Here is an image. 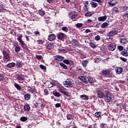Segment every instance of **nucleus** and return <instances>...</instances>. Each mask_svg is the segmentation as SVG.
<instances>
[{
  "instance_id": "1",
  "label": "nucleus",
  "mask_w": 128,
  "mask_h": 128,
  "mask_svg": "<svg viewBox=\"0 0 128 128\" xmlns=\"http://www.w3.org/2000/svg\"><path fill=\"white\" fill-rule=\"evenodd\" d=\"M103 98L104 100L106 102H110L112 100V93L110 92L108 90L105 91L104 97Z\"/></svg>"
},
{
  "instance_id": "2",
  "label": "nucleus",
  "mask_w": 128,
  "mask_h": 128,
  "mask_svg": "<svg viewBox=\"0 0 128 128\" xmlns=\"http://www.w3.org/2000/svg\"><path fill=\"white\" fill-rule=\"evenodd\" d=\"M16 80L19 82L20 84H24V82L26 80L24 76L22 74H18L16 75Z\"/></svg>"
},
{
  "instance_id": "3",
  "label": "nucleus",
  "mask_w": 128,
  "mask_h": 128,
  "mask_svg": "<svg viewBox=\"0 0 128 128\" xmlns=\"http://www.w3.org/2000/svg\"><path fill=\"white\" fill-rule=\"evenodd\" d=\"M2 52L3 54V60H10V54L5 50H2Z\"/></svg>"
},
{
  "instance_id": "4",
  "label": "nucleus",
  "mask_w": 128,
  "mask_h": 128,
  "mask_svg": "<svg viewBox=\"0 0 128 128\" xmlns=\"http://www.w3.org/2000/svg\"><path fill=\"white\" fill-rule=\"evenodd\" d=\"M64 85L66 88H72L74 86V85L72 84V81H64L63 82Z\"/></svg>"
},
{
  "instance_id": "5",
  "label": "nucleus",
  "mask_w": 128,
  "mask_h": 128,
  "mask_svg": "<svg viewBox=\"0 0 128 128\" xmlns=\"http://www.w3.org/2000/svg\"><path fill=\"white\" fill-rule=\"evenodd\" d=\"M96 94H97V96L99 98H104V92H102V90H96Z\"/></svg>"
},
{
  "instance_id": "6",
  "label": "nucleus",
  "mask_w": 128,
  "mask_h": 128,
  "mask_svg": "<svg viewBox=\"0 0 128 128\" xmlns=\"http://www.w3.org/2000/svg\"><path fill=\"white\" fill-rule=\"evenodd\" d=\"M56 36L58 38V40H62L64 39V38L66 36V34L60 32L58 34H57Z\"/></svg>"
},
{
  "instance_id": "7",
  "label": "nucleus",
  "mask_w": 128,
  "mask_h": 128,
  "mask_svg": "<svg viewBox=\"0 0 128 128\" xmlns=\"http://www.w3.org/2000/svg\"><path fill=\"white\" fill-rule=\"evenodd\" d=\"M116 46L114 43H112L109 45V46H108V50L112 52H114V50H116Z\"/></svg>"
},
{
  "instance_id": "8",
  "label": "nucleus",
  "mask_w": 128,
  "mask_h": 128,
  "mask_svg": "<svg viewBox=\"0 0 128 128\" xmlns=\"http://www.w3.org/2000/svg\"><path fill=\"white\" fill-rule=\"evenodd\" d=\"M110 70L108 69L106 70H102L101 72L102 76H108L110 74Z\"/></svg>"
},
{
  "instance_id": "9",
  "label": "nucleus",
  "mask_w": 128,
  "mask_h": 128,
  "mask_svg": "<svg viewBox=\"0 0 128 128\" xmlns=\"http://www.w3.org/2000/svg\"><path fill=\"white\" fill-rule=\"evenodd\" d=\"M122 70H124V69L120 66L116 68L115 69V72L117 74H120L122 72Z\"/></svg>"
},
{
  "instance_id": "10",
  "label": "nucleus",
  "mask_w": 128,
  "mask_h": 128,
  "mask_svg": "<svg viewBox=\"0 0 128 128\" xmlns=\"http://www.w3.org/2000/svg\"><path fill=\"white\" fill-rule=\"evenodd\" d=\"M54 60H57L58 62H62V60H64V57L60 55L56 56H54Z\"/></svg>"
},
{
  "instance_id": "11",
  "label": "nucleus",
  "mask_w": 128,
  "mask_h": 128,
  "mask_svg": "<svg viewBox=\"0 0 128 128\" xmlns=\"http://www.w3.org/2000/svg\"><path fill=\"white\" fill-rule=\"evenodd\" d=\"M116 34H118V32L116 30H112L108 33V36H112V38H114V36Z\"/></svg>"
},
{
  "instance_id": "12",
  "label": "nucleus",
  "mask_w": 128,
  "mask_h": 128,
  "mask_svg": "<svg viewBox=\"0 0 128 128\" xmlns=\"http://www.w3.org/2000/svg\"><path fill=\"white\" fill-rule=\"evenodd\" d=\"M48 40L50 42H52L53 40H56V35L54 34H49L48 36Z\"/></svg>"
},
{
  "instance_id": "13",
  "label": "nucleus",
  "mask_w": 128,
  "mask_h": 128,
  "mask_svg": "<svg viewBox=\"0 0 128 128\" xmlns=\"http://www.w3.org/2000/svg\"><path fill=\"white\" fill-rule=\"evenodd\" d=\"M78 78L80 80H82L84 84H88V80L84 76H80Z\"/></svg>"
},
{
  "instance_id": "14",
  "label": "nucleus",
  "mask_w": 128,
  "mask_h": 128,
  "mask_svg": "<svg viewBox=\"0 0 128 128\" xmlns=\"http://www.w3.org/2000/svg\"><path fill=\"white\" fill-rule=\"evenodd\" d=\"M71 44L72 46H78V42L76 40H72L71 42Z\"/></svg>"
},
{
  "instance_id": "15",
  "label": "nucleus",
  "mask_w": 128,
  "mask_h": 128,
  "mask_svg": "<svg viewBox=\"0 0 128 128\" xmlns=\"http://www.w3.org/2000/svg\"><path fill=\"white\" fill-rule=\"evenodd\" d=\"M80 98L82 100H88V96L86 94H82L80 96Z\"/></svg>"
},
{
  "instance_id": "16",
  "label": "nucleus",
  "mask_w": 128,
  "mask_h": 128,
  "mask_svg": "<svg viewBox=\"0 0 128 128\" xmlns=\"http://www.w3.org/2000/svg\"><path fill=\"white\" fill-rule=\"evenodd\" d=\"M120 54L124 56H128V50L126 48H124V50L121 52Z\"/></svg>"
},
{
  "instance_id": "17",
  "label": "nucleus",
  "mask_w": 128,
  "mask_h": 128,
  "mask_svg": "<svg viewBox=\"0 0 128 128\" xmlns=\"http://www.w3.org/2000/svg\"><path fill=\"white\" fill-rule=\"evenodd\" d=\"M26 104H25L24 107V110H26V112H30V106L28 104V103H26Z\"/></svg>"
},
{
  "instance_id": "18",
  "label": "nucleus",
  "mask_w": 128,
  "mask_h": 128,
  "mask_svg": "<svg viewBox=\"0 0 128 128\" xmlns=\"http://www.w3.org/2000/svg\"><path fill=\"white\" fill-rule=\"evenodd\" d=\"M30 94H26L24 95V98L25 100H30Z\"/></svg>"
},
{
  "instance_id": "19",
  "label": "nucleus",
  "mask_w": 128,
  "mask_h": 128,
  "mask_svg": "<svg viewBox=\"0 0 128 128\" xmlns=\"http://www.w3.org/2000/svg\"><path fill=\"white\" fill-rule=\"evenodd\" d=\"M66 118L68 120H74V114H68L66 116Z\"/></svg>"
},
{
  "instance_id": "20",
  "label": "nucleus",
  "mask_w": 128,
  "mask_h": 128,
  "mask_svg": "<svg viewBox=\"0 0 128 128\" xmlns=\"http://www.w3.org/2000/svg\"><path fill=\"white\" fill-rule=\"evenodd\" d=\"M88 82L90 84H94V82H96V78L90 76L88 78Z\"/></svg>"
},
{
  "instance_id": "21",
  "label": "nucleus",
  "mask_w": 128,
  "mask_h": 128,
  "mask_svg": "<svg viewBox=\"0 0 128 128\" xmlns=\"http://www.w3.org/2000/svg\"><path fill=\"white\" fill-rule=\"evenodd\" d=\"M6 66L9 68H14L16 66V63L11 62L7 64Z\"/></svg>"
},
{
  "instance_id": "22",
  "label": "nucleus",
  "mask_w": 128,
  "mask_h": 128,
  "mask_svg": "<svg viewBox=\"0 0 128 128\" xmlns=\"http://www.w3.org/2000/svg\"><path fill=\"white\" fill-rule=\"evenodd\" d=\"M69 16H76V12L72 11L68 13Z\"/></svg>"
},
{
  "instance_id": "23",
  "label": "nucleus",
  "mask_w": 128,
  "mask_h": 128,
  "mask_svg": "<svg viewBox=\"0 0 128 128\" xmlns=\"http://www.w3.org/2000/svg\"><path fill=\"white\" fill-rule=\"evenodd\" d=\"M52 94L54 95V96H56V98H60V92L56 91H53Z\"/></svg>"
},
{
  "instance_id": "24",
  "label": "nucleus",
  "mask_w": 128,
  "mask_h": 128,
  "mask_svg": "<svg viewBox=\"0 0 128 128\" xmlns=\"http://www.w3.org/2000/svg\"><path fill=\"white\" fill-rule=\"evenodd\" d=\"M14 86L16 88V90H19V92H20V90H22V87H20V86L18 85V84L14 83Z\"/></svg>"
},
{
  "instance_id": "25",
  "label": "nucleus",
  "mask_w": 128,
  "mask_h": 128,
  "mask_svg": "<svg viewBox=\"0 0 128 128\" xmlns=\"http://www.w3.org/2000/svg\"><path fill=\"white\" fill-rule=\"evenodd\" d=\"M46 48H48V50H52V48H54V46L52 44H49L46 46Z\"/></svg>"
},
{
  "instance_id": "26",
  "label": "nucleus",
  "mask_w": 128,
  "mask_h": 128,
  "mask_svg": "<svg viewBox=\"0 0 128 128\" xmlns=\"http://www.w3.org/2000/svg\"><path fill=\"white\" fill-rule=\"evenodd\" d=\"M38 12L41 16H44V14H46V11H44L42 9H40V10H39Z\"/></svg>"
},
{
  "instance_id": "27",
  "label": "nucleus",
  "mask_w": 128,
  "mask_h": 128,
  "mask_svg": "<svg viewBox=\"0 0 128 128\" xmlns=\"http://www.w3.org/2000/svg\"><path fill=\"white\" fill-rule=\"evenodd\" d=\"M90 46V48H96V47L98 46L96 45V44H94V43L92 42H90L89 44Z\"/></svg>"
},
{
  "instance_id": "28",
  "label": "nucleus",
  "mask_w": 128,
  "mask_h": 128,
  "mask_svg": "<svg viewBox=\"0 0 128 128\" xmlns=\"http://www.w3.org/2000/svg\"><path fill=\"white\" fill-rule=\"evenodd\" d=\"M88 64V60H84L82 62V66H83L84 68H86V66Z\"/></svg>"
},
{
  "instance_id": "29",
  "label": "nucleus",
  "mask_w": 128,
  "mask_h": 128,
  "mask_svg": "<svg viewBox=\"0 0 128 128\" xmlns=\"http://www.w3.org/2000/svg\"><path fill=\"white\" fill-rule=\"evenodd\" d=\"M120 44H126L128 42V41L126 40V38H123L120 39Z\"/></svg>"
},
{
  "instance_id": "30",
  "label": "nucleus",
  "mask_w": 128,
  "mask_h": 128,
  "mask_svg": "<svg viewBox=\"0 0 128 128\" xmlns=\"http://www.w3.org/2000/svg\"><path fill=\"white\" fill-rule=\"evenodd\" d=\"M106 20V16H100L98 18L99 22H104Z\"/></svg>"
},
{
  "instance_id": "31",
  "label": "nucleus",
  "mask_w": 128,
  "mask_h": 128,
  "mask_svg": "<svg viewBox=\"0 0 128 128\" xmlns=\"http://www.w3.org/2000/svg\"><path fill=\"white\" fill-rule=\"evenodd\" d=\"M60 66H62L64 70H68V66L63 62H60Z\"/></svg>"
},
{
  "instance_id": "32",
  "label": "nucleus",
  "mask_w": 128,
  "mask_h": 128,
  "mask_svg": "<svg viewBox=\"0 0 128 128\" xmlns=\"http://www.w3.org/2000/svg\"><path fill=\"white\" fill-rule=\"evenodd\" d=\"M20 44L21 46H22V48H24V50H26L28 48V46L24 42L20 43Z\"/></svg>"
},
{
  "instance_id": "33",
  "label": "nucleus",
  "mask_w": 128,
  "mask_h": 128,
  "mask_svg": "<svg viewBox=\"0 0 128 128\" xmlns=\"http://www.w3.org/2000/svg\"><path fill=\"white\" fill-rule=\"evenodd\" d=\"M94 12H88L86 14H85L86 16H94Z\"/></svg>"
},
{
  "instance_id": "34",
  "label": "nucleus",
  "mask_w": 128,
  "mask_h": 128,
  "mask_svg": "<svg viewBox=\"0 0 128 128\" xmlns=\"http://www.w3.org/2000/svg\"><path fill=\"white\" fill-rule=\"evenodd\" d=\"M90 4L92 8H96V6H98V3H96V2H92Z\"/></svg>"
},
{
  "instance_id": "35",
  "label": "nucleus",
  "mask_w": 128,
  "mask_h": 128,
  "mask_svg": "<svg viewBox=\"0 0 128 128\" xmlns=\"http://www.w3.org/2000/svg\"><path fill=\"white\" fill-rule=\"evenodd\" d=\"M22 36L20 35L18 37V38L17 40L20 42V44H22V42H24V40H22Z\"/></svg>"
},
{
  "instance_id": "36",
  "label": "nucleus",
  "mask_w": 128,
  "mask_h": 128,
  "mask_svg": "<svg viewBox=\"0 0 128 128\" xmlns=\"http://www.w3.org/2000/svg\"><path fill=\"white\" fill-rule=\"evenodd\" d=\"M16 67L17 68H22V63L20 62H17L16 64Z\"/></svg>"
},
{
  "instance_id": "37",
  "label": "nucleus",
  "mask_w": 128,
  "mask_h": 128,
  "mask_svg": "<svg viewBox=\"0 0 128 128\" xmlns=\"http://www.w3.org/2000/svg\"><path fill=\"white\" fill-rule=\"evenodd\" d=\"M30 88V92L32 94H34V92H36V89L35 88H32V87Z\"/></svg>"
},
{
  "instance_id": "38",
  "label": "nucleus",
  "mask_w": 128,
  "mask_h": 128,
  "mask_svg": "<svg viewBox=\"0 0 128 128\" xmlns=\"http://www.w3.org/2000/svg\"><path fill=\"white\" fill-rule=\"evenodd\" d=\"M106 40H108V42H111V40H114V38L108 36V34Z\"/></svg>"
},
{
  "instance_id": "39",
  "label": "nucleus",
  "mask_w": 128,
  "mask_h": 128,
  "mask_svg": "<svg viewBox=\"0 0 128 128\" xmlns=\"http://www.w3.org/2000/svg\"><path fill=\"white\" fill-rule=\"evenodd\" d=\"M20 122H26L28 120V117L22 116L20 118Z\"/></svg>"
},
{
  "instance_id": "40",
  "label": "nucleus",
  "mask_w": 128,
  "mask_h": 128,
  "mask_svg": "<svg viewBox=\"0 0 128 128\" xmlns=\"http://www.w3.org/2000/svg\"><path fill=\"white\" fill-rule=\"evenodd\" d=\"M94 116L96 118H100V116H102V112H96L94 114Z\"/></svg>"
},
{
  "instance_id": "41",
  "label": "nucleus",
  "mask_w": 128,
  "mask_h": 128,
  "mask_svg": "<svg viewBox=\"0 0 128 128\" xmlns=\"http://www.w3.org/2000/svg\"><path fill=\"white\" fill-rule=\"evenodd\" d=\"M14 50L16 52H20V46H18L15 47Z\"/></svg>"
},
{
  "instance_id": "42",
  "label": "nucleus",
  "mask_w": 128,
  "mask_h": 128,
  "mask_svg": "<svg viewBox=\"0 0 128 128\" xmlns=\"http://www.w3.org/2000/svg\"><path fill=\"white\" fill-rule=\"evenodd\" d=\"M117 48L119 52H122L124 50V46H118Z\"/></svg>"
},
{
  "instance_id": "43",
  "label": "nucleus",
  "mask_w": 128,
  "mask_h": 128,
  "mask_svg": "<svg viewBox=\"0 0 128 128\" xmlns=\"http://www.w3.org/2000/svg\"><path fill=\"white\" fill-rule=\"evenodd\" d=\"M108 26V22H104L102 24L101 28H106Z\"/></svg>"
},
{
  "instance_id": "44",
  "label": "nucleus",
  "mask_w": 128,
  "mask_h": 128,
  "mask_svg": "<svg viewBox=\"0 0 128 128\" xmlns=\"http://www.w3.org/2000/svg\"><path fill=\"white\" fill-rule=\"evenodd\" d=\"M48 94H50L48 90L46 88L44 89V96H48Z\"/></svg>"
},
{
  "instance_id": "45",
  "label": "nucleus",
  "mask_w": 128,
  "mask_h": 128,
  "mask_svg": "<svg viewBox=\"0 0 128 128\" xmlns=\"http://www.w3.org/2000/svg\"><path fill=\"white\" fill-rule=\"evenodd\" d=\"M65 90H66V88L64 87H60L58 88V90L60 92H61V94H62L64 92Z\"/></svg>"
},
{
  "instance_id": "46",
  "label": "nucleus",
  "mask_w": 128,
  "mask_h": 128,
  "mask_svg": "<svg viewBox=\"0 0 128 128\" xmlns=\"http://www.w3.org/2000/svg\"><path fill=\"white\" fill-rule=\"evenodd\" d=\"M56 86V83L54 82H50L48 85V88H52V86Z\"/></svg>"
},
{
  "instance_id": "47",
  "label": "nucleus",
  "mask_w": 128,
  "mask_h": 128,
  "mask_svg": "<svg viewBox=\"0 0 128 128\" xmlns=\"http://www.w3.org/2000/svg\"><path fill=\"white\" fill-rule=\"evenodd\" d=\"M12 44L14 48H16V46H18V43L16 41H14L12 42Z\"/></svg>"
},
{
  "instance_id": "48",
  "label": "nucleus",
  "mask_w": 128,
  "mask_h": 128,
  "mask_svg": "<svg viewBox=\"0 0 128 128\" xmlns=\"http://www.w3.org/2000/svg\"><path fill=\"white\" fill-rule=\"evenodd\" d=\"M62 30H63V32H68V28L66 26L62 27Z\"/></svg>"
},
{
  "instance_id": "49",
  "label": "nucleus",
  "mask_w": 128,
  "mask_h": 128,
  "mask_svg": "<svg viewBox=\"0 0 128 128\" xmlns=\"http://www.w3.org/2000/svg\"><path fill=\"white\" fill-rule=\"evenodd\" d=\"M100 128H106V124L102 123L100 124Z\"/></svg>"
},
{
  "instance_id": "50",
  "label": "nucleus",
  "mask_w": 128,
  "mask_h": 128,
  "mask_svg": "<svg viewBox=\"0 0 128 128\" xmlns=\"http://www.w3.org/2000/svg\"><path fill=\"white\" fill-rule=\"evenodd\" d=\"M122 8L124 12H126V10H128V6H122Z\"/></svg>"
},
{
  "instance_id": "51",
  "label": "nucleus",
  "mask_w": 128,
  "mask_h": 128,
  "mask_svg": "<svg viewBox=\"0 0 128 128\" xmlns=\"http://www.w3.org/2000/svg\"><path fill=\"white\" fill-rule=\"evenodd\" d=\"M39 66H40V68H41L42 70H46V66H44L43 64H40Z\"/></svg>"
},
{
  "instance_id": "52",
  "label": "nucleus",
  "mask_w": 128,
  "mask_h": 128,
  "mask_svg": "<svg viewBox=\"0 0 128 128\" xmlns=\"http://www.w3.org/2000/svg\"><path fill=\"white\" fill-rule=\"evenodd\" d=\"M37 42H38V44H42L44 42V41L42 40H37Z\"/></svg>"
},
{
  "instance_id": "53",
  "label": "nucleus",
  "mask_w": 128,
  "mask_h": 128,
  "mask_svg": "<svg viewBox=\"0 0 128 128\" xmlns=\"http://www.w3.org/2000/svg\"><path fill=\"white\" fill-rule=\"evenodd\" d=\"M112 12H118V8L116 7H114L112 8Z\"/></svg>"
},
{
  "instance_id": "54",
  "label": "nucleus",
  "mask_w": 128,
  "mask_h": 128,
  "mask_svg": "<svg viewBox=\"0 0 128 128\" xmlns=\"http://www.w3.org/2000/svg\"><path fill=\"white\" fill-rule=\"evenodd\" d=\"M64 64H70V61L68 60H63Z\"/></svg>"
},
{
  "instance_id": "55",
  "label": "nucleus",
  "mask_w": 128,
  "mask_h": 128,
  "mask_svg": "<svg viewBox=\"0 0 128 128\" xmlns=\"http://www.w3.org/2000/svg\"><path fill=\"white\" fill-rule=\"evenodd\" d=\"M82 23H78L76 24V28H82Z\"/></svg>"
},
{
  "instance_id": "56",
  "label": "nucleus",
  "mask_w": 128,
  "mask_h": 128,
  "mask_svg": "<svg viewBox=\"0 0 128 128\" xmlns=\"http://www.w3.org/2000/svg\"><path fill=\"white\" fill-rule=\"evenodd\" d=\"M4 74H0V82H2V80H4Z\"/></svg>"
},
{
  "instance_id": "57",
  "label": "nucleus",
  "mask_w": 128,
  "mask_h": 128,
  "mask_svg": "<svg viewBox=\"0 0 128 128\" xmlns=\"http://www.w3.org/2000/svg\"><path fill=\"white\" fill-rule=\"evenodd\" d=\"M120 60H121L122 62H126L128 60V59L123 57H120Z\"/></svg>"
},
{
  "instance_id": "58",
  "label": "nucleus",
  "mask_w": 128,
  "mask_h": 128,
  "mask_svg": "<svg viewBox=\"0 0 128 128\" xmlns=\"http://www.w3.org/2000/svg\"><path fill=\"white\" fill-rule=\"evenodd\" d=\"M62 106V104L60 103H56L55 104V108H60Z\"/></svg>"
},
{
  "instance_id": "59",
  "label": "nucleus",
  "mask_w": 128,
  "mask_h": 128,
  "mask_svg": "<svg viewBox=\"0 0 128 128\" xmlns=\"http://www.w3.org/2000/svg\"><path fill=\"white\" fill-rule=\"evenodd\" d=\"M36 56L38 60H42V55H36Z\"/></svg>"
},
{
  "instance_id": "60",
  "label": "nucleus",
  "mask_w": 128,
  "mask_h": 128,
  "mask_svg": "<svg viewBox=\"0 0 128 128\" xmlns=\"http://www.w3.org/2000/svg\"><path fill=\"white\" fill-rule=\"evenodd\" d=\"M26 126L27 128H32V123L27 124Z\"/></svg>"
},
{
  "instance_id": "61",
  "label": "nucleus",
  "mask_w": 128,
  "mask_h": 128,
  "mask_svg": "<svg viewBox=\"0 0 128 128\" xmlns=\"http://www.w3.org/2000/svg\"><path fill=\"white\" fill-rule=\"evenodd\" d=\"M95 40H100V36L98 35L96 36H95Z\"/></svg>"
},
{
  "instance_id": "62",
  "label": "nucleus",
  "mask_w": 128,
  "mask_h": 128,
  "mask_svg": "<svg viewBox=\"0 0 128 128\" xmlns=\"http://www.w3.org/2000/svg\"><path fill=\"white\" fill-rule=\"evenodd\" d=\"M0 20H2V22H6V17H2Z\"/></svg>"
},
{
  "instance_id": "63",
  "label": "nucleus",
  "mask_w": 128,
  "mask_h": 128,
  "mask_svg": "<svg viewBox=\"0 0 128 128\" xmlns=\"http://www.w3.org/2000/svg\"><path fill=\"white\" fill-rule=\"evenodd\" d=\"M108 4L110 6H114L116 4V3H113L112 2H110Z\"/></svg>"
},
{
  "instance_id": "64",
  "label": "nucleus",
  "mask_w": 128,
  "mask_h": 128,
  "mask_svg": "<svg viewBox=\"0 0 128 128\" xmlns=\"http://www.w3.org/2000/svg\"><path fill=\"white\" fill-rule=\"evenodd\" d=\"M94 62H100V58H96V59L94 60Z\"/></svg>"
}]
</instances>
